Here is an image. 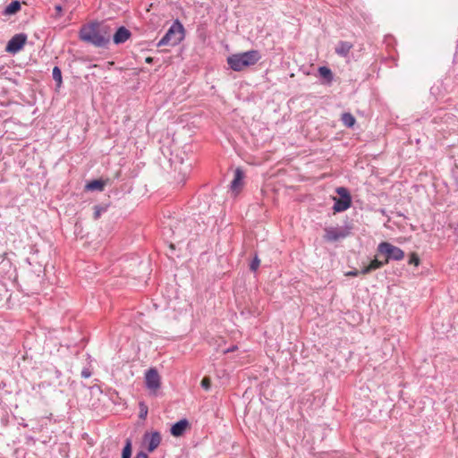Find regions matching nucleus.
I'll use <instances>...</instances> for the list:
<instances>
[{
  "label": "nucleus",
  "mask_w": 458,
  "mask_h": 458,
  "mask_svg": "<svg viewBox=\"0 0 458 458\" xmlns=\"http://www.w3.org/2000/svg\"><path fill=\"white\" fill-rule=\"evenodd\" d=\"M243 177V172L240 168H237L234 172L233 180L231 182V189L233 191H237L240 188L242 183Z\"/></svg>",
  "instance_id": "13"
},
{
  "label": "nucleus",
  "mask_w": 458,
  "mask_h": 458,
  "mask_svg": "<svg viewBox=\"0 0 458 458\" xmlns=\"http://www.w3.org/2000/svg\"><path fill=\"white\" fill-rule=\"evenodd\" d=\"M55 373H56L57 377H59L61 376V372L59 370L56 369Z\"/></svg>",
  "instance_id": "32"
},
{
  "label": "nucleus",
  "mask_w": 458,
  "mask_h": 458,
  "mask_svg": "<svg viewBox=\"0 0 458 458\" xmlns=\"http://www.w3.org/2000/svg\"><path fill=\"white\" fill-rule=\"evenodd\" d=\"M145 385L151 395L156 396L161 386V378L157 370L154 368L149 369L145 373Z\"/></svg>",
  "instance_id": "6"
},
{
  "label": "nucleus",
  "mask_w": 458,
  "mask_h": 458,
  "mask_svg": "<svg viewBox=\"0 0 458 458\" xmlns=\"http://www.w3.org/2000/svg\"><path fill=\"white\" fill-rule=\"evenodd\" d=\"M140 419H145L147 414H148V407L143 403H140Z\"/></svg>",
  "instance_id": "24"
},
{
  "label": "nucleus",
  "mask_w": 458,
  "mask_h": 458,
  "mask_svg": "<svg viewBox=\"0 0 458 458\" xmlns=\"http://www.w3.org/2000/svg\"><path fill=\"white\" fill-rule=\"evenodd\" d=\"M200 385H201V387L203 389H205L206 391H208L210 389V387H211V380H210V378L208 377H203L202 380H201Z\"/></svg>",
  "instance_id": "21"
},
{
  "label": "nucleus",
  "mask_w": 458,
  "mask_h": 458,
  "mask_svg": "<svg viewBox=\"0 0 458 458\" xmlns=\"http://www.w3.org/2000/svg\"><path fill=\"white\" fill-rule=\"evenodd\" d=\"M53 79L57 82V86L60 87L62 84V72L59 67L55 66L52 72Z\"/></svg>",
  "instance_id": "19"
},
{
  "label": "nucleus",
  "mask_w": 458,
  "mask_h": 458,
  "mask_svg": "<svg viewBox=\"0 0 458 458\" xmlns=\"http://www.w3.org/2000/svg\"><path fill=\"white\" fill-rule=\"evenodd\" d=\"M237 345H233L232 347L226 349L224 351L225 353H228V352H234L235 350H237Z\"/></svg>",
  "instance_id": "30"
},
{
  "label": "nucleus",
  "mask_w": 458,
  "mask_h": 458,
  "mask_svg": "<svg viewBox=\"0 0 458 458\" xmlns=\"http://www.w3.org/2000/svg\"><path fill=\"white\" fill-rule=\"evenodd\" d=\"M360 275V272L359 270H352V271H349L346 276H357Z\"/></svg>",
  "instance_id": "28"
},
{
  "label": "nucleus",
  "mask_w": 458,
  "mask_h": 458,
  "mask_svg": "<svg viewBox=\"0 0 458 458\" xmlns=\"http://www.w3.org/2000/svg\"><path fill=\"white\" fill-rule=\"evenodd\" d=\"M135 458H148V454L144 452H139Z\"/></svg>",
  "instance_id": "29"
},
{
  "label": "nucleus",
  "mask_w": 458,
  "mask_h": 458,
  "mask_svg": "<svg viewBox=\"0 0 458 458\" xmlns=\"http://www.w3.org/2000/svg\"><path fill=\"white\" fill-rule=\"evenodd\" d=\"M409 263L414 264L415 266H419V264H420L419 257L415 253H412L410 257Z\"/></svg>",
  "instance_id": "25"
},
{
  "label": "nucleus",
  "mask_w": 458,
  "mask_h": 458,
  "mask_svg": "<svg viewBox=\"0 0 458 458\" xmlns=\"http://www.w3.org/2000/svg\"><path fill=\"white\" fill-rule=\"evenodd\" d=\"M335 192L339 195V198L334 197L333 210L335 213L347 210L352 206V196L348 189L345 187H337Z\"/></svg>",
  "instance_id": "5"
},
{
  "label": "nucleus",
  "mask_w": 458,
  "mask_h": 458,
  "mask_svg": "<svg viewBox=\"0 0 458 458\" xmlns=\"http://www.w3.org/2000/svg\"><path fill=\"white\" fill-rule=\"evenodd\" d=\"M342 122L345 126L351 128L355 123V118L352 114L344 113L342 115Z\"/></svg>",
  "instance_id": "17"
},
{
  "label": "nucleus",
  "mask_w": 458,
  "mask_h": 458,
  "mask_svg": "<svg viewBox=\"0 0 458 458\" xmlns=\"http://www.w3.org/2000/svg\"><path fill=\"white\" fill-rule=\"evenodd\" d=\"M80 38L94 47H106L110 43L111 35L107 26L89 24L81 29Z\"/></svg>",
  "instance_id": "1"
},
{
  "label": "nucleus",
  "mask_w": 458,
  "mask_h": 458,
  "mask_svg": "<svg viewBox=\"0 0 458 458\" xmlns=\"http://www.w3.org/2000/svg\"><path fill=\"white\" fill-rule=\"evenodd\" d=\"M144 441L147 443V449L148 452H153L155 449L157 448V446L160 445L161 442V435L159 432L155 431L151 434H145L144 435Z\"/></svg>",
  "instance_id": "9"
},
{
  "label": "nucleus",
  "mask_w": 458,
  "mask_h": 458,
  "mask_svg": "<svg viewBox=\"0 0 458 458\" xmlns=\"http://www.w3.org/2000/svg\"><path fill=\"white\" fill-rule=\"evenodd\" d=\"M188 420L186 419H182L179 421H177L176 423H174L172 428H171V434L174 436V437H180L182 436L187 426H188Z\"/></svg>",
  "instance_id": "11"
},
{
  "label": "nucleus",
  "mask_w": 458,
  "mask_h": 458,
  "mask_svg": "<svg viewBox=\"0 0 458 458\" xmlns=\"http://www.w3.org/2000/svg\"><path fill=\"white\" fill-rule=\"evenodd\" d=\"M131 439H127L125 441V445L123 448L122 458H131Z\"/></svg>",
  "instance_id": "18"
},
{
  "label": "nucleus",
  "mask_w": 458,
  "mask_h": 458,
  "mask_svg": "<svg viewBox=\"0 0 458 458\" xmlns=\"http://www.w3.org/2000/svg\"><path fill=\"white\" fill-rule=\"evenodd\" d=\"M377 252L386 256L385 260L386 263L389 260L399 261L404 258L403 250L387 242H382L377 245Z\"/></svg>",
  "instance_id": "4"
},
{
  "label": "nucleus",
  "mask_w": 458,
  "mask_h": 458,
  "mask_svg": "<svg viewBox=\"0 0 458 458\" xmlns=\"http://www.w3.org/2000/svg\"><path fill=\"white\" fill-rule=\"evenodd\" d=\"M184 38V28L182 24L178 21H174L173 24L170 26L168 30L163 36V38L158 41L157 46H176L178 45Z\"/></svg>",
  "instance_id": "3"
},
{
  "label": "nucleus",
  "mask_w": 458,
  "mask_h": 458,
  "mask_svg": "<svg viewBox=\"0 0 458 458\" xmlns=\"http://www.w3.org/2000/svg\"><path fill=\"white\" fill-rule=\"evenodd\" d=\"M55 10H56L58 13H60V12L62 11V7H61V5H56V6H55Z\"/></svg>",
  "instance_id": "31"
},
{
  "label": "nucleus",
  "mask_w": 458,
  "mask_h": 458,
  "mask_svg": "<svg viewBox=\"0 0 458 458\" xmlns=\"http://www.w3.org/2000/svg\"><path fill=\"white\" fill-rule=\"evenodd\" d=\"M359 272L361 275H367V274L372 272V270L369 267V266L368 265V266H364Z\"/></svg>",
  "instance_id": "27"
},
{
  "label": "nucleus",
  "mask_w": 458,
  "mask_h": 458,
  "mask_svg": "<svg viewBox=\"0 0 458 458\" xmlns=\"http://www.w3.org/2000/svg\"><path fill=\"white\" fill-rule=\"evenodd\" d=\"M21 9V4L19 1L11 2L4 9V13L11 15L16 13Z\"/></svg>",
  "instance_id": "16"
},
{
  "label": "nucleus",
  "mask_w": 458,
  "mask_h": 458,
  "mask_svg": "<svg viewBox=\"0 0 458 458\" xmlns=\"http://www.w3.org/2000/svg\"><path fill=\"white\" fill-rule=\"evenodd\" d=\"M318 73L321 78L325 79L327 83L330 84L333 81L334 75L332 71L327 66H321L318 68Z\"/></svg>",
  "instance_id": "14"
},
{
  "label": "nucleus",
  "mask_w": 458,
  "mask_h": 458,
  "mask_svg": "<svg viewBox=\"0 0 458 458\" xmlns=\"http://www.w3.org/2000/svg\"><path fill=\"white\" fill-rule=\"evenodd\" d=\"M352 47V44L348 41H340L335 47V53L340 56L346 57Z\"/></svg>",
  "instance_id": "12"
},
{
  "label": "nucleus",
  "mask_w": 458,
  "mask_h": 458,
  "mask_svg": "<svg viewBox=\"0 0 458 458\" xmlns=\"http://www.w3.org/2000/svg\"><path fill=\"white\" fill-rule=\"evenodd\" d=\"M261 58L258 50H250L228 56L227 64L235 72H240L245 67L256 64Z\"/></svg>",
  "instance_id": "2"
},
{
  "label": "nucleus",
  "mask_w": 458,
  "mask_h": 458,
  "mask_svg": "<svg viewBox=\"0 0 458 458\" xmlns=\"http://www.w3.org/2000/svg\"><path fill=\"white\" fill-rule=\"evenodd\" d=\"M27 41V35L25 33L15 34L7 43L5 50L11 54L20 52Z\"/></svg>",
  "instance_id": "7"
},
{
  "label": "nucleus",
  "mask_w": 458,
  "mask_h": 458,
  "mask_svg": "<svg viewBox=\"0 0 458 458\" xmlns=\"http://www.w3.org/2000/svg\"><path fill=\"white\" fill-rule=\"evenodd\" d=\"M131 31L127 28L121 26L114 34L113 41L114 44L120 45L126 42L131 38Z\"/></svg>",
  "instance_id": "10"
},
{
  "label": "nucleus",
  "mask_w": 458,
  "mask_h": 458,
  "mask_svg": "<svg viewBox=\"0 0 458 458\" xmlns=\"http://www.w3.org/2000/svg\"><path fill=\"white\" fill-rule=\"evenodd\" d=\"M105 182L103 180H93L89 182L86 185L88 191H102L105 187Z\"/></svg>",
  "instance_id": "15"
},
{
  "label": "nucleus",
  "mask_w": 458,
  "mask_h": 458,
  "mask_svg": "<svg viewBox=\"0 0 458 458\" xmlns=\"http://www.w3.org/2000/svg\"><path fill=\"white\" fill-rule=\"evenodd\" d=\"M106 211V208L100 206L94 207V219H98L102 213Z\"/></svg>",
  "instance_id": "23"
},
{
  "label": "nucleus",
  "mask_w": 458,
  "mask_h": 458,
  "mask_svg": "<svg viewBox=\"0 0 458 458\" xmlns=\"http://www.w3.org/2000/svg\"><path fill=\"white\" fill-rule=\"evenodd\" d=\"M387 263L386 262V260L384 261H381V260H378L377 258H375L374 259H372L370 261V263L369 264V267L371 268L372 271L376 270V269H378L382 267H384L385 265H386Z\"/></svg>",
  "instance_id": "20"
},
{
  "label": "nucleus",
  "mask_w": 458,
  "mask_h": 458,
  "mask_svg": "<svg viewBox=\"0 0 458 458\" xmlns=\"http://www.w3.org/2000/svg\"><path fill=\"white\" fill-rule=\"evenodd\" d=\"M259 264H260L259 259L258 258V256H255V258L252 259V261L250 264V270L255 272L259 268Z\"/></svg>",
  "instance_id": "22"
},
{
  "label": "nucleus",
  "mask_w": 458,
  "mask_h": 458,
  "mask_svg": "<svg viewBox=\"0 0 458 458\" xmlns=\"http://www.w3.org/2000/svg\"><path fill=\"white\" fill-rule=\"evenodd\" d=\"M81 377H82L83 378H89V377H91V371H90V369H88V368H84V369H82V371H81Z\"/></svg>",
  "instance_id": "26"
},
{
  "label": "nucleus",
  "mask_w": 458,
  "mask_h": 458,
  "mask_svg": "<svg viewBox=\"0 0 458 458\" xmlns=\"http://www.w3.org/2000/svg\"><path fill=\"white\" fill-rule=\"evenodd\" d=\"M349 232L341 227H327L325 229V240L328 242H335L344 239L348 235Z\"/></svg>",
  "instance_id": "8"
}]
</instances>
